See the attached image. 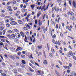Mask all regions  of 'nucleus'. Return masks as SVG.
I'll return each instance as SVG.
<instances>
[{
  "instance_id": "nucleus-21",
  "label": "nucleus",
  "mask_w": 76,
  "mask_h": 76,
  "mask_svg": "<svg viewBox=\"0 0 76 76\" xmlns=\"http://www.w3.org/2000/svg\"><path fill=\"white\" fill-rule=\"evenodd\" d=\"M37 47L39 49H41L42 48V46H38Z\"/></svg>"
},
{
  "instance_id": "nucleus-5",
  "label": "nucleus",
  "mask_w": 76,
  "mask_h": 76,
  "mask_svg": "<svg viewBox=\"0 0 76 76\" xmlns=\"http://www.w3.org/2000/svg\"><path fill=\"white\" fill-rule=\"evenodd\" d=\"M20 34L22 36V37H25V33L23 32H20Z\"/></svg>"
},
{
  "instance_id": "nucleus-11",
  "label": "nucleus",
  "mask_w": 76,
  "mask_h": 76,
  "mask_svg": "<svg viewBox=\"0 0 76 76\" xmlns=\"http://www.w3.org/2000/svg\"><path fill=\"white\" fill-rule=\"evenodd\" d=\"M51 51L53 54H54V52H55L54 51V49H53V48H52L51 49Z\"/></svg>"
},
{
  "instance_id": "nucleus-45",
  "label": "nucleus",
  "mask_w": 76,
  "mask_h": 76,
  "mask_svg": "<svg viewBox=\"0 0 76 76\" xmlns=\"http://www.w3.org/2000/svg\"><path fill=\"white\" fill-rule=\"evenodd\" d=\"M10 17L9 16H7L5 17V18L7 19V18H10Z\"/></svg>"
},
{
  "instance_id": "nucleus-39",
  "label": "nucleus",
  "mask_w": 76,
  "mask_h": 76,
  "mask_svg": "<svg viewBox=\"0 0 76 76\" xmlns=\"http://www.w3.org/2000/svg\"><path fill=\"white\" fill-rule=\"evenodd\" d=\"M9 22V19H7L5 20V22L6 23H8Z\"/></svg>"
},
{
  "instance_id": "nucleus-19",
  "label": "nucleus",
  "mask_w": 76,
  "mask_h": 76,
  "mask_svg": "<svg viewBox=\"0 0 76 76\" xmlns=\"http://www.w3.org/2000/svg\"><path fill=\"white\" fill-rule=\"evenodd\" d=\"M10 57L12 60H15V57H13V56H10Z\"/></svg>"
},
{
  "instance_id": "nucleus-59",
  "label": "nucleus",
  "mask_w": 76,
  "mask_h": 76,
  "mask_svg": "<svg viewBox=\"0 0 76 76\" xmlns=\"http://www.w3.org/2000/svg\"><path fill=\"white\" fill-rule=\"evenodd\" d=\"M64 5L66 7V2H65L64 4Z\"/></svg>"
},
{
  "instance_id": "nucleus-56",
  "label": "nucleus",
  "mask_w": 76,
  "mask_h": 76,
  "mask_svg": "<svg viewBox=\"0 0 76 76\" xmlns=\"http://www.w3.org/2000/svg\"><path fill=\"white\" fill-rule=\"evenodd\" d=\"M18 37H17V38H20V35L19 34H18Z\"/></svg>"
},
{
  "instance_id": "nucleus-61",
  "label": "nucleus",
  "mask_w": 76,
  "mask_h": 76,
  "mask_svg": "<svg viewBox=\"0 0 76 76\" xmlns=\"http://www.w3.org/2000/svg\"><path fill=\"white\" fill-rule=\"evenodd\" d=\"M4 48L5 49H6V50H8V49H7V47L5 46L4 47Z\"/></svg>"
},
{
  "instance_id": "nucleus-53",
  "label": "nucleus",
  "mask_w": 76,
  "mask_h": 76,
  "mask_svg": "<svg viewBox=\"0 0 76 76\" xmlns=\"http://www.w3.org/2000/svg\"><path fill=\"white\" fill-rule=\"evenodd\" d=\"M57 2H58V3H60V2L61 1V0H57Z\"/></svg>"
},
{
  "instance_id": "nucleus-35",
  "label": "nucleus",
  "mask_w": 76,
  "mask_h": 76,
  "mask_svg": "<svg viewBox=\"0 0 76 76\" xmlns=\"http://www.w3.org/2000/svg\"><path fill=\"white\" fill-rule=\"evenodd\" d=\"M56 35H55V34H54V35H53L52 36V37L54 39L55 38H56Z\"/></svg>"
},
{
  "instance_id": "nucleus-18",
  "label": "nucleus",
  "mask_w": 76,
  "mask_h": 76,
  "mask_svg": "<svg viewBox=\"0 0 76 76\" xmlns=\"http://www.w3.org/2000/svg\"><path fill=\"white\" fill-rule=\"evenodd\" d=\"M7 32L8 33V34H11L12 31L11 30H9L8 31H7Z\"/></svg>"
},
{
  "instance_id": "nucleus-2",
  "label": "nucleus",
  "mask_w": 76,
  "mask_h": 76,
  "mask_svg": "<svg viewBox=\"0 0 76 76\" xmlns=\"http://www.w3.org/2000/svg\"><path fill=\"white\" fill-rule=\"evenodd\" d=\"M14 42L15 43H18L19 42V39L15 38L14 39Z\"/></svg>"
},
{
  "instance_id": "nucleus-8",
  "label": "nucleus",
  "mask_w": 76,
  "mask_h": 76,
  "mask_svg": "<svg viewBox=\"0 0 76 76\" xmlns=\"http://www.w3.org/2000/svg\"><path fill=\"white\" fill-rule=\"evenodd\" d=\"M41 15V12H38L37 14V18H39V16Z\"/></svg>"
},
{
  "instance_id": "nucleus-9",
  "label": "nucleus",
  "mask_w": 76,
  "mask_h": 76,
  "mask_svg": "<svg viewBox=\"0 0 76 76\" xmlns=\"http://www.w3.org/2000/svg\"><path fill=\"white\" fill-rule=\"evenodd\" d=\"M18 23L20 24H23V23L22 21L20 20H18Z\"/></svg>"
},
{
  "instance_id": "nucleus-63",
  "label": "nucleus",
  "mask_w": 76,
  "mask_h": 76,
  "mask_svg": "<svg viewBox=\"0 0 76 76\" xmlns=\"http://www.w3.org/2000/svg\"><path fill=\"white\" fill-rule=\"evenodd\" d=\"M17 1L18 3H20V1L19 0H17Z\"/></svg>"
},
{
  "instance_id": "nucleus-46",
  "label": "nucleus",
  "mask_w": 76,
  "mask_h": 76,
  "mask_svg": "<svg viewBox=\"0 0 76 76\" xmlns=\"http://www.w3.org/2000/svg\"><path fill=\"white\" fill-rule=\"evenodd\" d=\"M14 31L15 32H18V30L16 29H15Z\"/></svg>"
},
{
  "instance_id": "nucleus-20",
  "label": "nucleus",
  "mask_w": 76,
  "mask_h": 76,
  "mask_svg": "<svg viewBox=\"0 0 76 76\" xmlns=\"http://www.w3.org/2000/svg\"><path fill=\"white\" fill-rule=\"evenodd\" d=\"M1 75L2 76H6V74H5L4 73H1Z\"/></svg>"
},
{
  "instance_id": "nucleus-6",
  "label": "nucleus",
  "mask_w": 76,
  "mask_h": 76,
  "mask_svg": "<svg viewBox=\"0 0 76 76\" xmlns=\"http://www.w3.org/2000/svg\"><path fill=\"white\" fill-rule=\"evenodd\" d=\"M11 38L13 39L15 38V34H12L11 35Z\"/></svg>"
},
{
  "instance_id": "nucleus-48",
  "label": "nucleus",
  "mask_w": 76,
  "mask_h": 76,
  "mask_svg": "<svg viewBox=\"0 0 76 76\" xmlns=\"http://www.w3.org/2000/svg\"><path fill=\"white\" fill-rule=\"evenodd\" d=\"M26 34H27V35H29V33L28 31L26 32Z\"/></svg>"
},
{
  "instance_id": "nucleus-26",
  "label": "nucleus",
  "mask_w": 76,
  "mask_h": 76,
  "mask_svg": "<svg viewBox=\"0 0 76 76\" xmlns=\"http://www.w3.org/2000/svg\"><path fill=\"white\" fill-rule=\"evenodd\" d=\"M7 36L8 37V38H11V35H7Z\"/></svg>"
},
{
  "instance_id": "nucleus-57",
  "label": "nucleus",
  "mask_w": 76,
  "mask_h": 76,
  "mask_svg": "<svg viewBox=\"0 0 76 76\" xmlns=\"http://www.w3.org/2000/svg\"><path fill=\"white\" fill-rule=\"evenodd\" d=\"M22 53H23V54H25V51H23Z\"/></svg>"
},
{
  "instance_id": "nucleus-41",
  "label": "nucleus",
  "mask_w": 76,
  "mask_h": 76,
  "mask_svg": "<svg viewBox=\"0 0 76 76\" xmlns=\"http://www.w3.org/2000/svg\"><path fill=\"white\" fill-rule=\"evenodd\" d=\"M24 29L25 31H27V30H28V28L26 27H25L24 28Z\"/></svg>"
},
{
  "instance_id": "nucleus-40",
  "label": "nucleus",
  "mask_w": 76,
  "mask_h": 76,
  "mask_svg": "<svg viewBox=\"0 0 76 76\" xmlns=\"http://www.w3.org/2000/svg\"><path fill=\"white\" fill-rule=\"evenodd\" d=\"M0 31H3V28L2 27H0Z\"/></svg>"
},
{
  "instance_id": "nucleus-62",
  "label": "nucleus",
  "mask_w": 76,
  "mask_h": 76,
  "mask_svg": "<svg viewBox=\"0 0 76 76\" xmlns=\"http://www.w3.org/2000/svg\"><path fill=\"white\" fill-rule=\"evenodd\" d=\"M63 67L65 68V69H67V66H63Z\"/></svg>"
},
{
  "instance_id": "nucleus-10",
  "label": "nucleus",
  "mask_w": 76,
  "mask_h": 76,
  "mask_svg": "<svg viewBox=\"0 0 76 76\" xmlns=\"http://www.w3.org/2000/svg\"><path fill=\"white\" fill-rule=\"evenodd\" d=\"M73 4L74 7H75V8H76V2L75 1H73Z\"/></svg>"
},
{
  "instance_id": "nucleus-36",
  "label": "nucleus",
  "mask_w": 76,
  "mask_h": 76,
  "mask_svg": "<svg viewBox=\"0 0 76 76\" xmlns=\"http://www.w3.org/2000/svg\"><path fill=\"white\" fill-rule=\"evenodd\" d=\"M35 24H37V23H38V20H37L36 19L35 20Z\"/></svg>"
},
{
  "instance_id": "nucleus-58",
  "label": "nucleus",
  "mask_w": 76,
  "mask_h": 76,
  "mask_svg": "<svg viewBox=\"0 0 76 76\" xmlns=\"http://www.w3.org/2000/svg\"><path fill=\"white\" fill-rule=\"evenodd\" d=\"M2 66H5L6 65V64H5V63L3 62L2 64Z\"/></svg>"
},
{
  "instance_id": "nucleus-23",
  "label": "nucleus",
  "mask_w": 76,
  "mask_h": 76,
  "mask_svg": "<svg viewBox=\"0 0 76 76\" xmlns=\"http://www.w3.org/2000/svg\"><path fill=\"white\" fill-rule=\"evenodd\" d=\"M21 53V52H20L19 51L17 53V54L18 56H20V53Z\"/></svg>"
},
{
  "instance_id": "nucleus-4",
  "label": "nucleus",
  "mask_w": 76,
  "mask_h": 76,
  "mask_svg": "<svg viewBox=\"0 0 76 76\" xmlns=\"http://www.w3.org/2000/svg\"><path fill=\"white\" fill-rule=\"evenodd\" d=\"M13 70H14V73H15V74H18V72H17V71H18V69H13Z\"/></svg>"
},
{
  "instance_id": "nucleus-54",
  "label": "nucleus",
  "mask_w": 76,
  "mask_h": 76,
  "mask_svg": "<svg viewBox=\"0 0 76 76\" xmlns=\"http://www.w3.org/2000/svg\"><path fill=\"white\" fill-rule=\"evenodd\" d=\"M17 13H18V14H20V12L19 11H17Z\"/></svg>"
},
{
  "instance_id": "nucleus-50",
  "label": "nucleus",
  "mask_w": 76,
  "mask_h": 76,
  "mask_svg": "<svg viewBox=\"0 0 76 76\" xmlns=\"http://www.w3.org/2000/svg\"><path fill=\"white\" fill-rule=\"evenodd\" d=\"M15 15L16 16H17V17H18V16H19V15L17 13H15Z\"/></svg>"
},
{
  "instance_id": "nucleus-33",
  "label": "nucleus",
  "mask_w": 76,
  "mask_h": 76,
  "mask_svg": "<svg viewBox=\"0 0 76 76\" xmlns=\"http://www.w3.org/2000/svg\"><path fill=\"white\" fill-rule=\"evenodd\" d=\"M60 18H59L58 19V20H57V22H58V23H59V20H60Z\"/></svg>"
},
{
  "instance_id": "nucleus-13",
  "label": "nucleus",
  "mask_w": 76,
  "mask_h": 76,
  "mask_svg": "<svg viewBox=\"0 0 76 76\" xmlns=\"http://www.w3.org/2000/svg\"><path fill=\"white\" fill-rule=\"evenodd\" d=\"M31 7L32 8V9H33L35 7V5H31Z\"/></svg>"
},
{
  "instance_id": "nucleus-47",
  "label": "nucleus",
  "mask_w": 76,
  "mask_h": 76,
  "mask_svg": "<svg viewBox=\"0 0 76 76\" xmlns=\"http://www.w3.org/2000/svg\"><path fill=\"white\" fill-rule=\"evenodd\" d=\"M31 49L32 50H34V47L33 46H32Z\"/></svg>"
},
{
  "instance_id": "nucleus-25",
  "label": "nucleus",
  "mask_w": 76,
  "mask_h": 76,
  "mask_svg": "<svg viewBox=\"0 0 76 76\" xmlns=\"http://www.w3.org/2000/svg\"><path fill=\"white\" fill-rule=\"evenodd\" d=\"M21 57L22 58H25V56L23 55H22Z\"/></svg>"
},
{
  "instance_id": "nucleus-31",
  "label": "nucleus",
  "mask_w": 76,
  "mask_h": 76,
  "mask_svg": "<svg viewBox=\"0 0 76 76\" xmlns=\"http://www.w3.org/2000/svg\"><path fill=\"white\" fill-rule=\"evenodd\" d=\"M1 41L2 42H4L6 41H5V40H4V39H1Z\"/></svg>"
},
{
  "instance_id": "nucleus-15",
  "label": "nucleus",
  "mask_w": 76,
  "mask_h": 76,
  "mask_svg": "<svg viewBox=\"0 0 76 76\" xmlns=\"http://www.w3.org/2000/svg\"><path fill=\"white\" fill-rule=\"evenodd\" d=\"M66 56L68 57H70L71 55L69 54V53H67L66 54Z\"/></svg>"
},
{
  "instance_id": "nucleus-51",
  "label": "nucleus",
  "mask_w": 76,
  "mask_h": 76,
  "mask_svg": "<svg viewBox=\"0 0 76 76\" xmlns=\"http://www.w3.org/2000/svg\"><path fill=\"white\" fill-rule=\"evenodd\" d=\"M16 65L17 66H19V63H17L16 64Z\"/></svg>"
},
{
  "instance_id": "nucleus-16",
  "label": "nucleus",
  "mask_w": 76,
  "mask_h": 76,
  "mask_svg": "<svg viewBox=\"0 0 76 76\" xmlns=\"http://www.w3.org/2000/svg\"><path fill=\"white\" fill-rule=\"evenodd\" d=\"M69 54L70 55H71V56H73L74 55H73V53H72V51H69Z\"/></svg>"
},
{
  "instance_id": "nucleus-38",
  "label": "nucleus",
  "mask_w": 76,
  "mask_h": 76,
  "mask_svg": "<svg viewBox=\"0 0 76 76\" xmlns=\"http://www.w3.org/2000/svg\"><path fill=\"white\" fill-rule=\"evenodd\" d=\"M21 67L22 68H23V69L25 68V66L24 65L21 66Z\"/></svg>"
},
{
  "instance_id": "nucleus-64",
  "label": "nucleus",
  "mask_w": 76,
  "mask_h": 76,
  "mask_svg": "<svg viewBox=\"0 0 76 76\" xmlns=\"http://www.w3.org/2000/svg\"><path fill=\"white\" fill-rule=\"evenodd\" d=\"M67 73H70V70H68L67 71Z\"/></svg>"
},
{
  "instance_id": "nucleus-30",
  "label": "nucleus",
  "mask_w": 76,
  "mask_h": 76,
  "mask_svg": "<svg viewBox=\"0 0 76 76\" xmlns=\"http://www.w3.org/2000/svg\"><path fill=\"white\" fill-rule=\"evenodd\" d=\"M28 19H29L28 17H26V19L27 20V22H28V21H29V20H28Z\"/></svg>"
},
{
  "instance_id": "nucleus-29",
  "label": "nucleus",
  "mask_w": 76,
  "mask_h": 76,
  "mask_svg": "<svg viewBox=\"0 0 76 76\" xmlns=\"http://www.w3.org/2000/svg\"><path fill=\"white\" fill-rule=\"evenodd\" d=\"M72 57H73V58L75 60H76V57L75 56H73Z\"/></svg>"
},
{
  "instance_id": "nucleus-1",
  "label": "nucleus",
  "mask_w": 76,
  "mask_h": 76,
  "mask_svg": "<svg viewBox=\"0 0 76 76\" xmlns=\"http://www.w3.org/2000/svg\"><path fill=\"white\" fill-rule=\"evenodd\" d=\"M10 24L11 25H12V26H13L14 25H17L18 24L17 23H16V22L15 21H12L10 22Z\"/></svg>"
},
{
  "instance_id": "nucleus-3",
  "label": "nucleus",
  "mask_w": 76,
  "mask_h": 76,
  "mask_svg": "<svg viewBox=\"0 0 76 76\" xmlns=\"http://www.w3.org/2000/svg\"><path fill=\"white\" fill-rule=\"evenodd\" d=\"M17 48H17L16 49V51H18V50H19L20 51H21V50H23L22 48H21V47H17Z\"/></svg>"
},
{
  "instance_id": "nucleus-27",
  "label": "nucleus",
  "mask_w": 76,
  "mask_h": 76,
  "mask_svg": "<svg viewBox=\"0 0 76 76\" xmlns=\"http://www.w3.org/2000/svg\"><path fill=\"white\" fill-rule=\"evenodd\" d=\"M7 8L8 10H9L10 9H11V7L10 6H9L7 7Z\"/></svg>"
},
{
  "instance_id": "nucleus-34",
  "label": "nucleus",
  "mask_w": 76,
  "mask_h": 76,
  "mask_svg": "<svg viewBox=\"0 0 76 76\" xmlns=\"http://www.w3.org/2000/svg\"><path fill=\"white\" fill-rule=\"evenodd\" d=\"M13 9L14 10H17V7H13Z\"/></svg>"
},
{
  "instance_id": "nucleus-28",
  "label": "nucleus",
  "mask_w": 76,
  "mask_h": 76,
  "mask_svg": "<svg viewBox=\"0 0 76 76\" xmlns=\"http://www.w3.org/2000/svg\"><path fill=\"white\" fill-rule=\"evenodd\" d=\"M58 63H60V65H62V64H63V63H62V62H61L60 61H59Z\"/></svg>"
},
{
  "instance_id": "nucleus-37",
  "label": "nucleus",
  "mask_w": 76,
  "mask_h": 76,
  "mask_svg": "<svg viewBox=\"0 0 76 76\" xmlns=\"http://www.w3.org/2000/svg\"><path fill=\"white\" fill-rule=\"evenodd\" d=\"M16 3V1H14L13 2V4H15Z\"/></svg>"
},
{
  "instance_id": "nucleus-14",
  "label": "nucleus",
  "mask_w": 76,
  "mask_h": 76,
  "mask_svg": "<svg viewBox=\"0 0 76 76\" xmlns=\"http://www.w3.org/2000/svg\"><path fill=\"white\" fill-rule=\"evenodd\" d=\"M49 56L50 57H51V58H53V55L51 53H49Z\"/></svg>"
},
{
  "instance_id": "nucleus-17",
  "label": "nucleus",
  "mask_w": 76,
  "mask_h": 76,
  "mask_svg": "<svg viewBox=\"0 0 76 76\" xmlns=\"http://www.w3.org/2000/svg\"><path fill=\"white\" fill-rule=\"evenodd\" d=\"M6 26L7 27H10V24L7 23L6 24Z\"/></svg>"
},
{
  "instance_id": "nucleus-55",
  "label": "nucleus",
  "mask_w": 76,
  "mask_h": 76,
  "mask_svg": "<svg viewBox=\"0 0 76 76\" xmlns=\"http://www.w3.org/2000/svg\"><path fill=\"white\" fill-rule=\"evenodd\" d=\"M15 58H16L17 59H18V60H19V57H17V56H15Z\"/></svg>"
},
{
  "instance_id": "nucleus-32",
  "label": "nucleus",
  "mask_w": 76,
  "mask_h": 76,
  "mask_svg": "<svg viewBox=\"0 0 76 76\" xmlns=\"http://www.w3.org/2000/svg\"><path fill=\"white\" fill-rule=\"evenodd\" d=\"M3 35H4L5 34V33H6V31L5 30H4L3 31Z\"/></svg>"
},
{
  "instance_id": "nucleus-44",
  "label": "nucleus",
  "mask_w": 76,
  "mask_h": 76,
  "mask_svg": "<svg viewBox=\"0 0 76 76\" xmlns=\"http://www.w3.org/2000/svg\"><path fill=\"white\" fill-rule=\"evenodd\" d=\"M69 67H71L72 66V64L71 63L69 64Z\"/></svg>"
},
{
  "instance_id": "nucleus-12",
  "label": "nucleus",
  "mask_w": 76,
  "mask_h": 76,
  "mask_svg": "<svg viewBox=\"0 0 76 76\" xmlns=\"http://www.w3.org/2000/svg\"><path fill=\"white\" fill-rule=\"evenodd\" d=\"M21 62L22 63L24 64H26V62H25V61L24 60H22Z\"/></svg>"
},
{
  "instance_id": "nucleus-7",
  "label": "nucleus",
  "mask_w": 76,
  "mask_h": 76,
  "mask_svg": "<svg viewBox=\"0 0 76 76\" xmlns=\"http://www.w3.org/2000/svg\"><path fill=\"white\" fill-rule=\"evenodd\" d=\"M28 68L29 69L30 71H31V72H34V70L32 69L31 68V67H28Z\"/></svg>"
},
{
  "instance_id": "nucleus-60",
  "label": "nucleus",
  "mask_w": 76,
  "mask_h": 76,
  "mask_svg": "<svg viewBox=\"0 0 76 76\" xmlns=\"http://www.w3.org/2000/svg\"><path fill=\"white\" fill-rule=\"evenodd\" d=\"M71 15L72 16H73V15H74V13H73V12H72L71 13Z\"/></svg>"
},
{
  "instance_id": "nucleus-42",
  "label": "nucleus",
  "mask_w": 76,
  "mask_h": 76,
  "mask_svg": "<svg viewBox=\"0 0 76 76\" xmlns=\"http://www.w3.org/2000/svg\"><path fill=\"white\" fill-rule=\"evenodd\" d=\"M47 48H48V51H49V46L48 45V43L47 44Z\"/></svg>"
},
{
  "instance_id": "nucleus-49",
  "label": "nucleus",
  "mask_w": 76,
  "mask_h": 76,
  "mask_svg": "<svg viewBox=\"0 0 76 76\" xmlns=\"http://www.w3.org/2000/svg\"><path fill=\"white\" fill-rule=\"evenodd\" d=\"M56 29H58V24L56 25Z\"/></svg>"
},
{
  "instance_id": "nucleus-22",
  "label": "nucleus",
  "mask_w": 76,
  "mask_h": 76,
  "mask_svg": "<svg viewBox=\"0 0 76 76\" xmlns=\"http://www.w3.org/2000/svg\"><path fill=\"white\" fill-rule=\"evenodd\" d=\"M43 63L44 64H47V60H45L43 62Z\"/></svg>"
},
{
  "instance_id": "nucleus-24",
  "label": "nucleus",
  "mask_w": 76,
  "mask_h": 76,
  "mask_svg": "<svg viewBox=\"0 0 76 76\" xmlns=\"http://www.w3.org/2000/svg\"><path fill=\"white\" fill-rule=\"evenodd\" d=\"M5 41L8 44H10V42H9V41L7 40H6Z\"/></svg>"
},
{
  "instance_id": "nucleus-52",
  "label": "nucleus",
  "mask_w": 76,
  "mask_h": 76,
  "mask_svg": "<svg viewBox=\"0 0 76 76\" xmlns=\"http://www.w3.org/2000/svg\"><path fill=\"white\" fill-rule=\"evenodd\" d=\"M35 64L36 65H37L38 66H39V65L38 64H37V63H36V62H35Z\"/></svg>"
},
{
  "instance_id": "nucleus-43",
  "label": "nucleus",
  "mask_w": 76,
  "mask_h": 76,
  "mask_svg": "<svg viewBox=\"0 0 76 76\" xmlns=\"http://www.w3.org/2000/svg\"><path fill=\"white\" fill-rule=\"evenodd\" d=\"M71 15V12H70V11H69L68 12V15Z\"/></svg>"
}]
</instances>
